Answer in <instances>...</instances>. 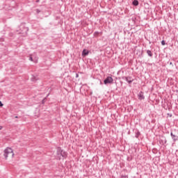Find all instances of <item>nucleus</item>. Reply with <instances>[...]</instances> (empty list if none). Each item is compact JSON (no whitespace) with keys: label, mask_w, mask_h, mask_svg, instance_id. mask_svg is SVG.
I'll return each mask as SVG.
<instances>
[{"label":"nucleus","mask_w":178,"mask_h":178,"mask_svg":"<svg viewBox=\"0 0 178 178\" xmlns=\"http://www.w3.org/2000/svg\"><path fill=\"white\" fill-rule=\"evenodd\" d=\"M170 65L171 66H173V63H172V62H170Z\"/></svg>","instance_id":"obj_19"},{"label":"nucleus","mask_w":178,"mask_h":178,"mask_svg":"<svg viewBox=\"0 0 178 178\" xmlns=\"http://www.w3.org/2000/svg\"><path fill=\"white\" fill-rule=\"evenodd\" d=\"M63 154H65V152H63V151L62 150V149H60V147H58L57 149V155H58V156H63H63H65V155Z\"/></svg>","instance_id":"obj_5"},{"label":"nucleus","mask_w":178,"mask_h":178,"mask_svg":"<svg viewBox=\"0 0 178 178\" xmlns=\"http://www.w3.org/2000/svg\"><path fill=\"white\" fill-rule=\"evenodd\" d=\"M138 136H140V132L136 133V138H138Z\"/></svg>","instance_id":"obj_16"},{"label":"nucleus","mask_w":178,"mask_h":178,"mask_svg":"<svg viewBox=\"0 0 178 178\" xmlns=\"http://www.w3.org/2000/svg\"><path fill=\"white\" fill-rule=\"evenodd\" d=\"M38 2H40V0H37L36 1V3H38Z\"/></svg>","instance_id":"obj_20"},{"label":"nucleus","mask_w":178,"mask_h":178,"mask_svg":"<svg viewBox=\"0 0 178 178\" xmlns=\"http://www.w3.org/2000/svg\"><path fill=\"white\" fill-rule=\"evenodd\" d=\"M132 3L134 6H138V0H134Z\"/></svg>","instance_id":"obj_10"},{"label":"nucleus","mask_w":178,"mask_h":178,"mask_svg":"<svg viewBox=\"0 0 178 178\" xmlns=\"http://www.w3.org/2000/svg\"><path fill=\"white\" fill-rule=\"evenodd\" d=\"M59 19V17H56V19Z\"/></svg>","instance_id":"obj_24"},{"label":"nucleus","mask_w":178,"mask_h":178,"mask_svg":"<svg viewBox=\"0 0 178 178\" xmlns=\"http://www.w3.org/2000/svg\"><path fill=\"white\" fill-rule=\"evenodd\" d=\"M20 34L24 35H27V32L29 31V27L26 26V23L23 22L19 26Z\"/></svg>","instance_id":"obj_1"},{"label":"nucleus","mask_w":178,"mask_h":178,"mask_svg":"<svg viewBox=\"0 0 178 178\" xmlns=\"http://www.w3.org/2000/svg\"><path fill=\"white\" fill-rule=\"evenodd\" d=\"M147 54L148 55V56L152 57V51H151V50H147Z\"/></svg>","instance_id":"obj_11"},{"label":"nucleus","mask_w":178,"mask_h":178,"mask_svg":"<svg viewBox=\"0 0 178 178\" xmlns=\"http://www.w3.org/2000/svg\"><path fill=\"white\" fill-rule=\"evenodd\" d=\"M47 100V97L44 98L42 100V104H45V101Z\"/></svg>","instance_id":"obj_12"},{"label":"nucleus","mask_w":178,"mask_h":178,"mask_svg":"<svg viewBox=\"0 0 178 178\" xmlns=\"http://www.w3.org/2000/svg\"><path fill=\"white\" fill-rule=\"evenodd\" d=\"M120 178H129L127 175H121Z\"/></svg>","instance_id":"obj_13"},{"label":"nucleus","mask_w":178,"mask_h":178,"mask_svg":"<svg viewBox=\"0 0 178 178\" xmlns=\"http://www.w3.org/2000/svg\"><path fill=\"white\" fill-rule=\"evenodd\" d=\"M4 157L5 159H8V157L9 155H12V156H15V153H13V149L10 147H7L6 149H4Z\"/></svg>","instance_id":"obj_2"},{"label":"nucleus","mask_w":178,"mask_h":178,"mask_svg":"<svg viewBox=\"0 0 178 178\" xmlns=\"http://www.w3.org/2000/svg\"><path fill=\"white\" fill-rule=\"evenodd\" d=\"M138 99H145V97H144V92H140L138 94Z\"/></svg>","instance_id":"obj_6"},{"label":"nucleus","mask_w":178,"mask_h":178,"mask_svg":"<svg viewBox=\"0 0 178 178\" xmlns=\"http://www.w3.org/2000/svg\"><path fill=\"white\" fill-rule=\"evenodd\" d=\"M76 77H79V74H76Z\"/></svg>","instance_id":"obj_22"},{"label":"nucleus","mask_w":178,"mask_h":178,"mask_svg":"<svg viewBox=\"0 0 178 178\" xmlns=\"http://www.w3.org/2000/svg\"><path fill=\"white\" fill-rule=\"evenodd\" d=\"M41 10L40 9H36V13L38 15V13H40Z\"/></svg>","instance_id":"obj_15"},{"label":"nucleus","mask_w":178,"mask_h":178,"mask_svg":"<svg viewBox=\"0 0 178 178\" xmlns=\"http://www.w3.org/2000/svg\"><path fill=\"white\" fill-rule=\"evenodd\" d=\"M100 84H102V82L100 81Z\"/></svg>","instance_id":"obj_25"},{"label":"nucleus","mask_w":178,"mask_h":178,"mask_svg":"<svg viewBox=\"0 0 178 178\" xmlns=\"http://www.w3.org/2000/svg\"><path fill=\"white\" fill-rule=\"evenodd\" d=\"M104 84H111L113 83V79L111 76H107L104 81Z\"/></svg>","instance_id":"obj_3"},{"label":"nucleus","mask_w":178,"mask_h":178,"mask_svg":"<svg viewBox=\"0 0 178 178\" xmlns=\"http://www.w3.org/2000/svg\"><path fill=\"white\" fill-rule=\"evenodd\" d=\"M29 60H31V62H33V57H29Z\"/></svg>","instance_id":"obj_18"},{"label":"nucleus","mask_w":178,"mask_h":178,"mask_svg":"<svg viewBox=\"0 0 178 178\" xmlns=\"http://www.w3.org/2000/svg\"><path fill=\"white\" fill-rule=\"evenodd\" d=\"M19 118V117L18 116H15V119H18Z\"/></svg>","instance_id":"obj_21"},{"label":"nucleus","mask_w":178,"mask_h":178,"mask_svg":"<svg viewBox=\"0 0 178 178\" xmlns=\"http://www.w3.org/2000/svg\"><path fill=\"white\" fill-rule=\"evenodd\" d=\"M0 106H3V104H2V102L0 101Z\"/></svg>","instance_id":"obj_17"},{"label":"nucleus","mask_w":178,"mask_h":178,"mask_svg":"<svg viewBox=\"0 0 178 178\" xmlns=\"http://www.w3.org/2000/svg\"><path fill=\"white\" fill-rule=\"evenodd\" d=\"M170 136H171V137H172V140H173L174 142L177 141V140H178V136H176V135H175V134H173V132H171V133H170Z\"/></svg>","instance_id":"obj_7"},{"label":"nucleus","mask_w":178,"mask_h":178,"mask_svg":"<svg viewBox=\"0 0 178 178\" xmlns=\"http://www.w3.org/2000/svg\"><path fill=\"white\" fill-rule=\"evenodd\" d=\"M31 81H37L38 80V78L37 76L32 75V77L31 78Z\"/></svg>","instance_id":"obj_9"},{"label":"nucleus","mask_w":178,"mask_h":178,"mask_svg":"<svg viewBox=\"0 0 178 178\" xmlns=\"http://www.w3.org/2000/svg\"><path fill=\"white\" fill-rule=\"evenodd\" d=\"M90 54V51L84 49L82 51V56H87Z\"/></svg>","instance_id":"obj_8"},{"label":"nucleus","mask_w":178,"mask_h":178,"mask_svg":"<svg viewBox=\"0 0 178 178\" xmlns=\"http://www.w3.org/2000/svg\"><path fill=\"white\" fill-rule=\"evenodd\" d=\"M166 42H165V40H162L161 41V45H165Z\"/></svg>","instance_id":"obj_14"},{"label":"nucleus","mask_w":178,"mask_h":178,"mask_svg":"<svg viewBox=\"0 0 178 178\" xmlns=\"http://www.w3.org/2000/svg\"><path fill=\"white\" fill-rule=\"evenodd\" d=\"M0 130H2V127H0Z\"/></svg>","instance_id":"obj_23"},{"label":"nucleus","mask_w":178,"mask_h":178,"mask_svg":"<svg viewBox=\"0 0 178 178\" xmlns=\"http://www.w3.org/2000/svg\"><path fill=\"white\" fill-rule=\"evenodd\" d=\"M122 79L129 83V84H131V82L134 81V80L131 79V76H124Z\"/></svg>","instance_id":"obj_4"}]
</instances>
